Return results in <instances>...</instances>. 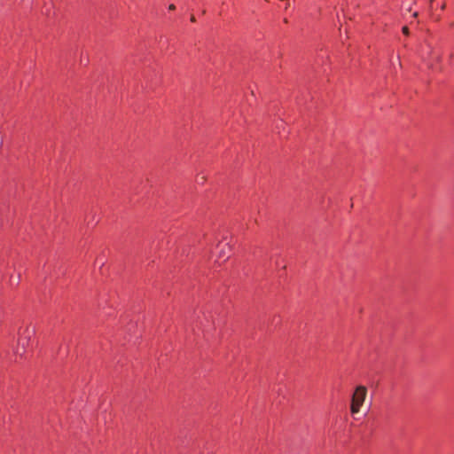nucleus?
<instances>
[{"label":"nucleus","instance_id":"f257e3e1","mask_svg":"<svg viewBox=\"0 0 454 454\" xmlns=\"http://www.w3.org/2000/svg\"><path fill=\"white\" fill-rule=\"evenodd\" d=\"M35 328L30 325L20 327L18 332L16 354L22 355L26 348L29 346L31 338L35 334Z\"/></svg>","mask_w":454,"mask_h":454},{"label":"nucleus","instance_id":"f03ea898","mask_svg":"<svg viewBox=\"0 0 454 454\" xmlns=\"http://www.w3.org/2000/svg\"><path fill=\"white\" fill-rule=\"evenodd\" d=\"M367 395V388L364 386H358L356 387L352 398L350 411L353 414L358 413L363 406Z\"/></svg>","mask_w":454,"mask_h":454},{"label":"nucleus","instance_id":"7ed1b4c3","mask_svg":"<svg viewBox=\"0 0 454 454\" xmlns=\"http://www.w3.org/2000/svg\"><path fill=\"white\" fill-rule=\"evenodd\" d=\"M206 177L204 176L198 177L197 182L199 184H204Z\"/></svg>","mask_w":454,"mask_h":454},{"label":"nucleus","instance_id":"20e7f679","mask_svg":"<svg viewBox=\"0 0 454 454\" xmlns=\"http://www.w3.org/2000/svg\"><path fill=\"white\" fill-rule=\"evenodd\" d=\"M403 33L406 35H409V28L407 27H403L402 29Z\"/></svg>","mask_w":454,"mask_h":454},{"label":"nucleus","instance_id":"39448f33","mask_svg":"<svg viewBox=\"0 0 454 454\" xmlns=\"http://www.w3.org/2000/svg\"><path fill=\"white\" fill-rule=\"evenodd\" d=\"M432 58L437 62L441 60V57L439 55L433 56Z\"/></svg>","mask_w":454,"mask_h":454},{"label":"nucleus","instance_id":"423d86ee","mask_svg":"<svg viewBox=\"0 0 454 454\" xmlns=\"http://www.w3.org/2000/svg\"><path fill=\"white\" fill-rule=\"evenodd\" d=\"M175 9H176L175 4H171L168 5V10L169 11H174Z\"/></svg>","mask_w":454,"mask_h":454},{"label":"nucleus","instance_id":"0eeeda50","mask_svg":"<svg viewBox=\"0 0 454 454\" xmlns=\"http://www.w3.org/2000/svg\"><path fill=\"white\" fill-rule=\"evenodd\" d=\"M191 21H192V22H195V21H196V19H195V17H194V16H192V17H191Z\"/></svg>","mask_w":454,"mask_h":454},{"label":"nucleus","instance_id":"6e6552de","mask_svg":"<svg viewBox=\"0 0 454 454\" xmlns=\"http://www.w3.org/2000/svg\"><path fill=\"white\" fill-rule=\"evenodd\" d=\"M445 7H446V4H442L441 5V9H442V10H444V9H445Z\"/></svg>","mask_w":454,"mask_h":454},{"label":"nucleus","instance_id":"1a4fd4ad","mask_svg":"<svg viewBox=\"0 0 454 454\" xmlns=\"http://www.w3.org/2000/svg\"><path fill=\"white\" fill-rule=\"evenodd\" d=\"M418 15H419V13H418L417 12H415L412 14V16H413L414 18H417V17H418Z\"/></svg>","mask_w":454,"mask_h":454}]
</instances>
